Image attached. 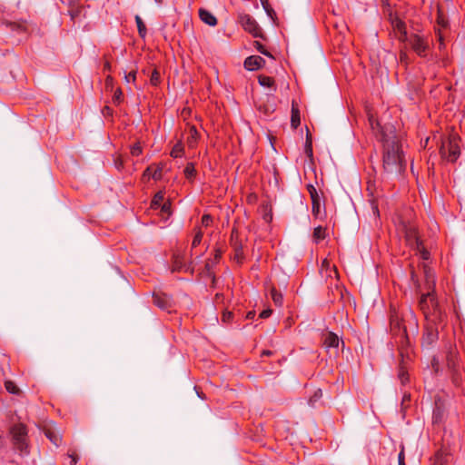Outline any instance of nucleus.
Returning a JSON list of instances; mask_svg holds the SVG:
<instances>
[{
	"label": "nucleus",
	"instance_id": "nucleus-48",
	"mask_svg": "<svg viewBox=\"0 0 465 465\" xmlns=\"http://www.w3.org/2000/svg\"><path fill=\"white\" fill-rule=\"evenodd\" d=\"M232 317H233V315H232V312L224 311L222 314V322H225V323L231 322L232 320Z\"/></svg>",
	"mask_w": 465,
	"mask_h": 465
},
{
	"label": "nucleus",
	"instance_id": "nucleus-35",
	"mask_svg": "<svg viewBox=\"0 0 465 465\" xmlns=\"http://www.w3.org/2000/svg\"><path fill=\"white\" fill-rule=\"evenodd\" d=\"M183 151H184V148H183V145L182 143H177L172 149L171 151V156L173 157V158H178V157H182V155L183 154Z\"/></svg>",
	"mask_w": 465,
	"mask_h": 465
},
{
	"label": "nucleus",
	"instance_id": "nucleus-40",
	"mask_svg": "<svg viewBox=\"0 0 465 465\" xmlns=\"http://www.w3.org/2000/svg\"><path fill=\"white\" fill-rule=\"evenodd\" d=\"M253 46L254 48L261 54L268 56V57H271V58H273L272 54L268 52L265 48V46L259 41H254L253 42Z\"/></svg>",
	"mask_w": 465,
	"mask_h": 465
},
{
	"label": "nucleus",
	"instance_id": "nucleus-52",
	"mask_svg": "<svg viewBox=\"0 0 465 465\" xmlns=\"http://www.w3.org/2000/svg\"><path fill=\"white\" fill-rule=\"evenodd\" d=\"M124 79L127 83L135 82L136 79V71L133 70L128 74H125Z\"/></svg>",
	"mask_w": 465,
	"mask_h": 465
},
{
	"label": "nucleus",
	"instance_id": "nucleus-2",
	"mask_svg": "<svg viewBox=\"0 0 465 465\" xmlns=\"http://www.w3.org/2000/svg\"><path fill=\"white\" fill-rule=\"evenodd\" d=\"M418 307L427 323L447 324V313L440 303L436 291L420 292Z\"/></svg>",
	"mask_w": 465,
	"mask_h": 465
},
{
	"label": "nucleus",
	"instance_id": "nucleus-46",
	"mask_svg": "<svg viewBox=\"0 0 465 465\" xmlns=\"http://www.w3.org/2000/svg\"><path fill=\"white\" fill-rule=\"evenodd\" d=\"M213 223V217L210 214H203L201 219V223L204 227H208Z\"/></svg>",
	"mask_w": 465,
	"mask_h": 465
},
{
	"label": "nucleus",
	"instance_id": "nucleus-55",
	"mask_svg": "<svg viewBox=\"0 0 465 465\" xmlns=\"http://www.w3.org/2000/svg\"><path fill=\"white\" fill-rule=\"evenodd\" d=\"M400 61L405 64H408L409 57L405 51H401L400 53Z\"/></svg>",
	"mask_w": 465,
	"mask_h": 465
},
{
	"label": "nucleus",
	"instance_id": "nucleus-41",
	"mask_svg": "<svg viewBox=\"0 0 465 465\" xmlns=\"http://www.w3.org/2000/svg\"><path fill=\"white\" fill-rule=\"evenodd\" d=\"M5 390H6L8 392H10V393H12V394H17V393H19V389H18V387H17V386H16V384H15L14 381H6L5 382Z\"/></svg>",
	"mask_w": 465,
	"mask_h": 465
},
{
	"label": "nucleus",
	"instance_id": "nucleus-61",
	"mask_svg": "<svg viewBox=\"0 0 465 465\" xmlns=\"http://www.w3.org/2000/svg\"><path fill=\"white\" fill-rule=\"evenodd\" d=\"M272 353H273V352H272V351L264 350V351H262V356H271V355H272Z\"/></svg>",
	"mask_w": 465,
	"mask_h": 465
},
{
	"label": "nucleus",
	"instance_id": "nucleus-51",
	"mask_svg": "<svg viewBox=\"0 0 465 465\" xmlns=\"http://www.w3.org/2000/svg\"><path fill=\"white\" fill-rule=\"evenodd\" d=\"M67 456L70 458V465H76L78 462L79 457L75 453V451L68 452Z\"/></svg>",
	"mask_w": 465,
	"mask_h": 465
},
{
	"label": "nucleus",
	"instance_id": "nucleus-14",
	"mask_svg": "<svg viewBox=\"0 0 465 465\" xmlns=\"http://www.w3.org/2000/svg\"><path fill=\"white\" fill-rule=\"evenodd\" d=\"M446 324H433L426 322V334L425 338L429 343H432L439 338L440 330H443Z\"/></svg>",
	"mask_w": 465,
	"mask_h": 465
},
{
	"label": "nucleus",
	"instance_id": "nucleus-63",
	"mask_svg": "<svg viewBox=\"0 0 465 465\" xmlns=\"http://www.w3.org/2000/svg\"><path fill=\"white\" fill-rule=\"evenodd\" d=\"M255 316V312H249L246 315V318L247 319H252L253 317Z\"/></svg>",
	"mask_w": 465,
	"mask_h": 465
},
{
	"label": "nucleus",
	"instance_id": "nucleus-22",
	"mask_svg": "<svg viewBox=\"0 0 465 465\" xmlns=\"http://www.w3.org/2000/svg\"><path fill=\"white\" fill-rule=\"evenodd\" d=\"M450 455L445 450H438L431 459V465H448Z\"/></svg>",
	"mask_w": 465,
	"mask_h": 465
},
{
	"label": "nucleus",
	"instance_id": "nucleus-45",
	"mask_svg": "<svg viewBox=\"0 0 465 465\" xmlns=\"http://www.w3.org/2000/svg\"><path fill=\"white\" fill-rule=\"evenodd\" d=\"M417 252H419V253L420 254V257L423 259V260H429L430 259V252L426 250V248L424 247L423 243L421 242L420 243V246L419 247H415L414 248Z\"/></svg>",
	"mask_w": 465,
	"mask_h": 465
},
{
	"label": "nucleus",
	"instance_id": "nucleus-21",
	"mask_svg": "<svg viewBox=\"0 0 465 465\" xmlns=\"http://www.w3.org/2000/svg\"><path fill=\"white\" fill-rule=\"evenodd\" d=\"M153 303L162 310H169L172 306L171 299L165 294H156L153 296Z\"/></svg>",
	"mask_w": 465,
	"mask_h": 465
},
{
	"label": "nucleus",
	"instance_id": "nucleus-64",
	"mask_svg": "<svg viewBox=\"0 0 465 465\" xmlns=\"http://www.w3.org/2000/svg\"><path fill=\"white\" fill-rule=\"evenodd\" d=\"M205 267H206L207 271H210V263H209V262H206Z\"/></svg>",
	"mask_w": 465,
	"mask_h": 465
},
{
	"label": "nucleus",
	"instance_id": "nucleus-44",
	"mask_svg": "<svg viewBox=\"0 0 465 465\" xmlns=\"http://www.w3.org/2000/svg\"><path fill=\"white\" fill-rule=\"evenodd\" d=\"M130 153L133 156H139L140 154H142L143 148L140 142H137L131 146Z\"/></svg>",
	"mask_w": 465,
	"mask_h": 465
},
{
	"label": "nucleus",
	"instance_id": "nucleus-11",
	"mask_svg": "<svg viewBox=\"0 0 465 465\" xmlns=\"http://www.w3.org/2000/svg\"><path fill=\"white\" fill-rule=\"evenodd\" d=\"M46 438L56 447L62 443V433L54 424L45 425L43 429Z\"/></svg>",
	"mask_w": 465,
	"mask_h": 465
},
{
	"label": "nucleus",
	"instance_id": "nucleus-13",
	"mask_svg": "<svg viewBox=\"0 0 465 465\" xmlns=\"http://www.w3.org/2000/svg\"><path fill=\"white\" fill-rule=\"evenodd\" d=\"M423 272L425 279V289L426 292L436 291V276L434 272L427 264H423Z\"/></svg>",
	"mask_w": 465,
	"mask_h": 465
},
{
	"label": "nucleus",
	"instance_id": "nucleus-27",
	"mask_svg": "<svg viewBox=\"0 0 465 465\" xmlns=\"http://www.w3.org/2000/svg\"><path fill=\"white\" fill-rule=\"evenodd\" d=\"M270 293L274 304L277 306H282L283 302L282 294L278 292L275 287L271 288Z\"/></svg>",
	"mask_w": 465,
	"mask_h": 465
},
{
	"label": "nucleus",
	"instance_id": "nucleus-37",
	"mask_svg": "<svg viewBox=\"0 0 465 465\" xmlns=\"http://www.w3.org/2000/svg\"><path fill=\"white\" fill-rule=\"evenodd\" d=\"M203 232L200 228H195V233L192 242V249L197 247L203 240Z\"/></svg>",
	"mask_w": 465,
	"mask_h": 465
},
{
	"label": "nucleus",
	"instance_id": "nucleus-20",
	"mask_svg": "<svg viewBox=\"0 0 465 465\" xmlns=\"http://www.w3.org/2000/svg\"><path fill=\"white\" fill-rule=\"evenodd\" d=\"M237 233L238 232L235 229H233L232 231L231 244L233 247L234 252H235L234 259H237L238 261H240L243 258V251H242V243L237 239Z\"/></svg>",
	"mask_w": 465,
	"mask_h": 465
},
{
	"label": "nucleus",
	"instance_id": "nucleus-24",
	"mask_svg": "<svg viewBox=\"0 0 465 465\" xmlns=\"http://www.w3.org/2000/svg\"><path fill=\"white\" fill-rule=\"evenodd\" d=\"M450 371V380L454 386L460 387L462 383V370L460 367L448 370Z\"/></svg>",
	"mask_w": 465,
	"mask_h": 465
},
{
	"label": "nucleus",
	"instance_id": "nucleus-58",
	"mask_svg": "<svg viewBox=\"0 0 465 465\" xmlns=\"http://www.w3.org/2000/svg\"><path fill=\"white\" fill-rule=\"evenodd\" d=\"M411 280L415 283L417 292H420V282H419L418 279L416 278V275H415V273L413 272H411Z\"/></svg>",
	"mask_w": 465,
	"mask_h": 465
},
{
	"label": "nucleus",
	"instance_id": "nucleus-8",
	"mask_svg": "<svg viewBox=\"0 0 465 465\" xmlns=\"http://www.w3.org/2000/svg\"><path fill=\"white\" fill-rule=\"evenodd\" d=\"M409 44L411 49L420 57H425L429 49V43L423 36L414 34L410 36Z\"/></svg>",
	"mask_w": 465,
	"mask_h": 465
},
{
	"label": "nucleus",
	"instance_id": "nucleus-36",
	"mask_svg": "<svg viewBox=\"0 0 465 465\" xmlns=\"http://www.w3.org/2000/svg\"><path fill=\"white\" fill-rule=\"evenodd\" d=\"M164 193L163 192H158L153 198L151 206L153 209H157L163 201Z\"/></svg>",
	"mask_w": 465,
	"mask_h": 465
},
{
	"label": "nucleus",
	"instance_id": "nucleus-31",
	"mask_svg": "<svg viewBox=\"0 0 465 465\" xmlns=\"http://www.w3.org/2000/svg\"><path fill=\"white\" fill-rule=\"evenodd\" d=\"M313 239L316 242L323 240L326 237V229L322 226H318L313 231Z\"/></svg>",
	"mask_w": 465,
	"mask_h": 465
},
{
	"label": "nucleus",
	"instance_id": "nucleus-30",
	"mask_svg": "<svg viewBox=\"0 0 465 465\" xmlns=\"http://www.w3.org/2000/svg\"><path fill=\"white\" fill-rule=\"evenodd\" d=\"M258 82L263 87H273L275 84L274 79L267 75H260Z\"/></svg>",
	"mask_w": 465,
	"mask_h": 465
},
{
	"label": "nucleus",
	"instance_id": "nucleus-1",
	"mask_svg": "<svg viewBox=\"0 0 465 465\" xmlns=\"http://www.w3.org/2000/svg\"><path fill=\"white\" fill-rule=\"evenodd\" d=\"M382 166L386 173L400 174L406 169V160L399 137L391 127L382 133Z\"/></svg>",
	"mask_w": 465,
	"mask_h": 465
},
{
	"label": "nucleus",
	"instance_id": "nucleus-16",
	"mask_svg": "<svg viewBox=\"0 0 465 465\" xmlns=\"http://www.w3.org/2000/svg\"><path fill=\"white\" fill-rule=\"evenodd\" d=\"M265 64V60L259 55H251L244 61V67L249 71L258 70Z\"/></svg>",
	"mask_w": 465,
	"mask_h": 465
},
{
	"label": "nucleus",
	"instance_id": "nucleus-54",
	"mask_svg": "<svg viewBox=\"0 0 465 465\" xmlns=\"http://www.w3.org/2000/svg\"><path fill=\"white\" fill-rule=\"evenodd\" d=\"M398 462L399 465H406L405 464V455H404V449L402 448L398 455Z\"/></svg>",
	"mask_w": 465,
	"mask_h": 465
},
{
	"label": "nucleus",
	"instance_id": "nucleus-57",
	"mask_svg": "<svg viewBox=\"0 0 465 465\" xmlns=\"http://www.w3.org/2000/svg\"><path fill=\"white\" fill-rule=\"evenodd\" d=\"M81 11H82V10H81L80 8H76V9H72V10H70V12H69V13H70V15H71L72 20H74V19H75V17H77V16L80 15Z\"/></svg>",
	"mask_w": 465,
	"mask_h": 465
},
{
	"label": "nucleus",
	"instance_id": "nucleus-23",
	"mask_svg": "<svg viewBox=\"0 0 465 465\" xmlns=\"http://www.w3.org/2000/svg\"><path fill=\"white\" fill-rule=\"evenodd\" d=\"M199 16L203 23H205L206 25H208L210 26H214L217 25L216 17L208 10L200 9Z\"/></svg>",
	"mask_w": 465,
	"mask_h": 465
},
{
	"label": "nucleus",
	"instance_id": "nucleus-4",
	"mask_svg": "<svg viewBox=\"0 0 465 465\" xmlns=\"http://www.w3.org/2000/svg\"><path fill=\"white\" fill-rule=\"evenodd\" d=\"M390 326L392 333L400 337L401 347L400 354L401 357H403V346L409 342L407 330L405 325H403L402 317L394 308L391 309Z\"/></svg>",
	"mask_w": 465,
	"mask_h": 465
},
{
	"label": "nucleus",
	"instance_id": "nucleus-62",
	"mask_svg": "<svg viewBox=\"0 0 465 465\" xmlns=\"http://www.w3.org/2000/svg\"><path fill=\"white\" fill-rule=\"evenodd\" d=\"M106 85L112 84L113 83V77L111 75H108L105 80Z\"/></svg>",
	"mask_w": 465,
	"mask_h": 465
},
{
	"label": "nucleus",
	"instance_id": "nucleus-38",
	"mask_svg": "<svg viewBox=\"0 0 465 465\" xmlns=\"http://www.w3.org/2000/svg\"><path fill=\"white\" fill-rule=\"evenodd\" d=\"M437 25H438L437 28H440L442 32L445 29H447L449 26L448 20L445 18V16L440 12H439L438 16H437Z\"/></svg>",
	"mask_w": 465,
	"mask_h": 465
},
{
	"label": "nucleus",
	"instance_id": "nucleus-5",
	"mask_svg": "<svg viewBox=\"0 0 465 465\" xmlns=\"http://www.w3.org/2000/svg\"><path fill=\"white\" fill-rule=\"evenodd\" d=\"M10 433L12 435V440L15 448L21 451L26 449V427L22 424H15L11 428Z\"/></svg>",
	"mask_w": 465,
	"mask_h": 465
},
{
	"label": "nucleus",
	"instance_id": "nucleus-25",
	"mask_svg": "<svg viewBox=\"0 0 465 465\" xmlns=\"http://www.w3.org/2000/svg\"><path fill=\"white\" fill-rule=\"evenodd\" d=\"M301 124L300 110L295 101L292 103L291 125L296 129Z\"/></svg>",
	"mask_w": 465,
	"mask_h": 465
},
{
	"label": "nucleus",
	"instance_id": "nucleus-50",
	"mask_svg": "<svg viewBox=\"0 0 465 465\" xmlns=\"http://www.w3.org/2000/svg\"><path fill=\"white\" fill-rule=\"evenodd\" d=\"M399 378L402 384H404L409 380L408 373L402 367H401V369H400Z\"/></svg>",
	"mask_w": 465,
	"mask_h": 465
},
{
	"label": "nucleus",
	"instance_id": "nucleus-29",
	"mask_svg": "<svg viewBox=\"0 0 465 465\" xmlns=\"http://www.w3.org/2000/svg\"><path fill=\"white\" fill-rule=\"evenodd\" d=\"M184 175L186 177V179H188L189 181H192L193 179H194V177L196 176V170H195V166L193 163H188L184 168Z\"/></svg>",
	"mask_w": 465,
	"mask_h": 465
},
{
	"label": "nucleus",
	"instance_id": "nucleus-39",
	"mask_svg": "<svg viewBox=\"0 0 465 465\" xmlns=\"http://www.w3.org/2000/svg\"><path fill=\"white\" fill-rule=\"evenodd\" d=\"M263 9L265 10L268 16H270L272 20H274V17L276 16V14L272 7L269 4V0H260Z\"/></svg>",
	"mask_w": 465,
	"mask_h": 465
},
{
	"label": "nucleus",
	"instance_id": "nucleus-59",
	"mask_svg": "<svg viewBox=\"0 0 465 465\" xmlns=\"http://www.w3.org/2000/svg\"><path fill=\"white\" fill-rule=\"evenodd\" d=\"M222 257V252L220 250H215V254H214V262H217Z\"/></svg>",
	"mask_w": 465,
	"mask_h": 465
},
{
	"label": "nucleus",
	"instance_id": "nucleus-15",
	"mask_svg": "<svg viewBox=\"0 0 465 465\" xmlns=\"http://www.w3.org/2000/svg\"><path fill=\"white\" fill-rule=\"evenodd\" d=\"M340 344V338L332 331H329L323 340V346L327 351L333 350V353L337 354L338 347Z\"/></svg>",
	"mask_w": 465,
	"mask_h": 465
},
{
	"label": "nucleus",
	"instance_id": "nucleus-53",
	"mask_svg": "<svg viewBox=\"0 0 465 465\" xmlns=\"http://www.w3.org/2000/svg\"><path fill=\"white\" fill-rule=\"evenodd\" d=\"M162 212L166 213L168 216L171 214V203L169 202L164 203L161 208Z\"/></svg>",
	"mask_w": 465,
	"mask_h": 465
},
{
	"label": "nucleus",
	"instance_id": "nucleus-42",
	"mask_svg": "<svg viewBox=\"0 0 465 465\" xmlns=\"http://www.w3.org/2000/svg\"><path fill=\"white\" fill-rule=\"evenodd\" d=\"M435 34L437 36V40L439 42V49L442 50L445 48V43H444V33L441 31L440 28L435 29Z\"/></svg>",
	"mask_w": 465,
	"mask_h": 465
},
{
	"label": "nucleus",
	"instance_id": "nucleus-19",
	"mask_svg": "<svg viewBox=\"0 0 465 465\" xmlns=\"http://www.w3.org/2000/svg\"><path fill=\"white\" fill-rule=\"evenodd\" d=\"M405 238L408 244L413 249L420 246V243L422 242L419 237L417 230L412 227L406 230Z\"/></svg>",
	"mask_w": 465,
	"mask_h": 465
},
{
	"label": "nucleus",
	"instance_id": "nucleus-7",
	"mask_svg": "<svg viewBox=\"0 0 465 465\" xmlns=\"http://www.w3.org/2000/svg\"><path fill=\"white\" fill-rule=\"evenodd\" d=\"M389 20L396 37L401 42L407 41L408 37L405 22L402 21L397 14H393L391 12L389 14Z\"/></svg>",
	"mask_w": 465,
	"mask_h": 465
},
{
	"label": "nucleus",
	"instance_id": "nucleus-47",
	"mask_svg": "<svg viewBox=\"0 0 465 465\" xmlns=\"http://www.w3.org/2000/svg\"><path fill=\"white\" fill-rule=\"evenodd\" d=\"M113 101L114 104H119L123 101V92L120 88L116 89L114 96Z\"/></svg>",
	"mask_w": 465,
	"mask_h": 465
},
{
	"label": "nucleus",
	"instance_id": "nucleus-12",
	"mask_svg": "<svg viewBox=\"0 0 465 465\" xmlns=\"http://www.w3.org/2000/svg\"><path fill=\"white\" fill-rule=\"evenodd\" d=\"M307 191L312 200V214L318 217L321 213V196L316 188L312 184L307 185Z\"/></svg>",
	"mask_w": 465,
	"mask_h": 465
},
{
	"label": "nucleus",
	"instance_id": "nucleus-49",
	"mask_svg": "<svg viewBox=\"0 0 465 465\" xmlns=\"http://www.w3.org/2000/svg\"><path fill=\"white\" fill-rule=\"evenodd\" d=\"M430 364H431V369L434 371V373H436V374L439 373V371H440V361H439L438 358L433 357L431 359Z\"/></svg>",
	"mask_w": 465,
	"mask_h": 465
},
{
	"label": "nucleus",
	"instance_id": "nucleus-18",
	"mask_svg": "<svg viewBox=\"0 0 465 465\" xmlns=\"http://www.w3.org/2000/svg\"><path fill=\"white\" fill-rule=\"evenodd\" d=\"M320 272L322 275V277L326 278H332V277H338V272L334 265H331V262L324 259L322 262Z\"/></svg>",
	"mask_w": 465,
	"mask_h": 465
},
{
	"label": "nucleus",
	"instance_id": "nucleus-17",
	"mask_svg": "<svg viewBox=\"0 0 465 465\" xmlns=\"http://www.w3.org/2000/svg\"><path fill=\"white\" fill-rule=\"evenodd\" d=\"M257 108L260 112H262L265 115L272 114L276 110L275 99L272 95H267L266 104L259 102Z\"/></svg>",
	"mask_w": 465,
	"mask_h": 465
},
{
	"label": "nucleus",
	"instance_id": "nucleus-60",
	"mask_svg": "<svg viewBox=\"0 0 465 465\" xmlns=\"http://www.w3.org/2000/svg\"><path fill=\"white\" fill-rule=\"evenodd\" d=\"M112 69V66H111V64L110 62L106 61L104 64V71H111Z\"/></svg>",
	"mask_w": 465,
	"mask_h": 465
},
{
	"label": "nucleus",
	"instance_id": "nucleus-34",
	"mask_svg": "<svg viewBox=\"0 0 465 465\" xmlns=\"http://www.w3.org/2000/svg\"><path fill=\"white\" fill-rule=\"evenodd\" d=\"M305 153L309 158H312L313 152H312V135L308 132L306 135V143H305Z\"/></svg>",
	"mask_w": 465,
	"mask_h": 465
},
{
	"label": "nucleus",
	"instance_id": "nucleus-10",
	"mask_svg": "<svg viewBox=\"0 0 465 465\" xmlns=\"http://www.w3.org/2000/svg\"><path fill=\"white\" fill-rule=\"evenodd\" d=\"M445 361L448 370L460 367L458 350L456 346L451 343L446 347Z\"/></svg>",
	"mask_w": 465,
	"mask_h": 465
},
{
	"label": "nucleus",
	"instance_id": "nucleus-28",
	"mask_svg": "<svg viewBox=\"0 0 465 465\" xmlns=\"http://www.w3.org/2000/svg\"><path fill=\"white\" fill-rule=\"evenodd\" d=\"M9 26L14 31L26 32L28 30V23L26 21L11 22Z\"/></svg>",
	"mask_w": 465,
	"mask_h": 465
},
{
	"label": "nucleus",
	"instance_id": "nucleus-9",
	"mask_svg": "<svg viewBox=\"0 0 465 465\" xmlns=\"http://www.w3.org/2000/svg\"><path fill=\"white\" fill-rule=\"evenodd\" d=\"M163 167L164 164L163 163L149 165L143 173L142 181L147 183L150 178H153L155 181L161 180L163 177Z\"/></svg>",
	"mask_w": 465,
	"mask_h": 465
},
{
	"label": "nucleus",
	"instance_id": "nucleus-26",
	"mask_svg": "<svg viewBox=\"0 0 465 465\" xmlns=\"http://www.w3.org/2000/svg\"><path fill=\"white\" fill-rule=\"evenodd\" d=\"M369 122L371 126V129L373 131L377 130L381 134V139L382 140V133L388 131L391 126H386L385 128L381 127L380 123L374 119V117L371 115L369 117ZM391 128L394 130L393 126Z\"/></svg>",
	"mask_w": 465,
	"mask_h": 465
},
{
	"label": "nucleus",
	"instance_id": "nucleus-3",
	"mask_svg": "<svg viewBox=\"0 0 465 465\" xmlns=\"http://www.w3.org/2000/svg\"><path fill=\"white\" fill-rule=\"evenodd\" d=\"M440 154L442 161L455 163L460 155V137L456 134H450L441 139Z\"/></svg>",
	"mask_w": 465,
	"mask_h": 465
},
{
	"label": "nucleus",
	"instance_id": "nucleus-56",
	"mask_svg": "<svg viewBox=\"0 0 465 465\" xmlns=\"http://www.w3.org/2000/svg\"><path fill=\"white\" fill-rule=\"evenodd\" d=\"M272 313V311L271 309H266V310H263L261 313H260V318L262 319H266L268 317H270Z\"/></svg>",
	"mask_w": 465,
	"mask_h": 465
},
{
	"label": "nucleus",
	"instance_id": "nucleus-6",
	"mask_svg": "<svg viewBox=\"0 0 465 465\" xmlns=\"http://www.w3.org/2000/svg\"><path fill=\"white\" fill-rule=\"evenodd\" d=\"M239 22L245 31L252 35L254 37H262V32L259 25L253 17L248 14H240Z\"/></svg>",
	"mask_w": 465,
	"mask_h": 465
},
{
	"label": "nucleus",
	"instance_id": "nucleus-43",
	"mask_svg": "<svg viewBox=\"0 0 465 465\" xmlns=\"http://www.w3.org/2000/svg\"><path fill=\"white\" fill-rule=\"evenodd\" d=\"M160 81H161L160 73L156 68H154L150 76V83L152 85L156 86L160 83Z\"/></svg>",
	"mask_w": 465,
	"mask_h": 465
},
{
	"label": "nucleus",
	"instance_id": "nucleus-32",
	"mask_svg": "<svg viewBox=\"0 0 465 465\" xmlns=\"http://www.w3.org/2000/svg\"><path fill=\"white\" fill-rule=\"evenodd\" d=\"M135 22L137 25L138 34L142 38H144L147 33L146 26L139 15H135Z\"/></svg>",
	"mask_w": 465,
	"mask_h": 465
},
{
	"label": "nucleus",
	"instance_id": "nucleus-33",
	"mask_svg": "<svg viewBox=\"0 0 465 465\" xmlns=\"http://www.w3.org/2000/svg\"><path fill=\"white\" fill-rule=\"evenodd\" d=\"M199 134L197 132V129L195 126L190 127V136L188 137L187 143L188 144L193 147L194 146L197 139H198Z\"/></svg>",
	"mask_w": 465,
	"mask_h": 465
}]
</instances>
